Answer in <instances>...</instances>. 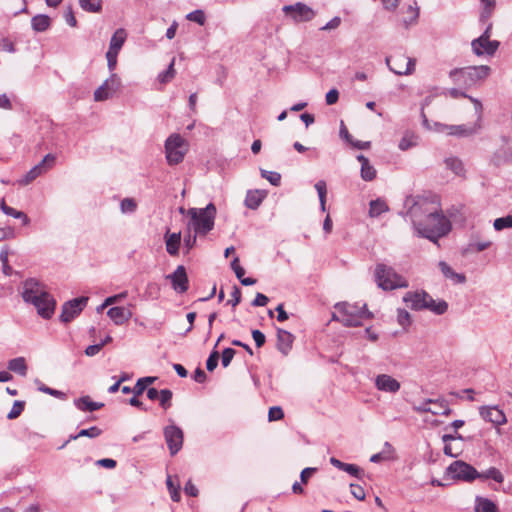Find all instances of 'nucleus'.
<instances>
[{"mask_svg": "<svg viewBox=\"0 0 512 512\" xmlns=\"http://www.w3.org/2000/svg\"><path fill=\"white\" fill-rule=\"evenodd\" d=\"M386 64L396 75H410L415 70L416 60L403 54L386 57Z\"/></svg>", "mask_w": 512, "mask_h": 512, "instance_id": "9b49d317", "label": "nucleus"}, {"mask_svg": "<svg viewBox=\"0 0 512 512\" xmlns=\"http://www.w3.org/2000/svg\"><path fill=\"white\" fill-rule=\"evenodd\" d=\"M284 417V413L281 407L274 406L269 409L268 412V419L269 421H276L280 420Z\"/></svg>", "mask_w": 512, "mask_h": 512, "instance_id": "e2e57ef3", "label": "nucleus"}, {"mask_svg": "<svg viewBox=\"0 0 512 512\" xmlns=\"http://www.w3.org/2000/svg\"><path fill=\"white\" fill-rule=\"evenodd\" d=\"M24 406H25V403L23 401H15L12 406V409L10 410V412L7 415V418L10 420L16 419L18 416H20V414L24 410Z\"/></svg>", "mask_w": 512, "mask_h": 512, "instance_id": "6e6d98bb", "label": "nucleus"}, {"mask_svg": "<svg viewBox=\"0 0 512 512\" xmlns=\"http://www.w3.org/2000/svg\"><path fill=\"white\" fill-rule=\"evenodd\" d=\"M448 475L452 479L462 480L465 482H472L477 479L478 471L470 464L457 460L451 463L447 468Z\"/></svg>", "mask_w": 512, "mask_h": 512, "instance_id": "9d476101", "label": "nucleus"}, {"mask_svg": "<svg viewBox=\"0 0 512 512\" xmlns=\"http://www.w3.org/2000/svg\"><path fill=\"white\" fill-rule=\"evenodd\" d=\"M88 300V297L81 296L66 301L62 305L59 320L64 324L70 323L72 320H74L77 316L80 315V313L86 307Z\"/></svg>", "mask_w": 512, "mask_h": 512, "instance_id": "1a4fd4ad", "label": "nucleus"}, {"mask_svg": "<svg viewBox=\"0 0 512 512\" xmlns=\"http://www.w3.org/2000/svg\"><path fill=\"white\" fill-rule=\"evenodd\" d=\"M261 176L273 186H279L281 183V175L278 172L261 169Z\"/></svg>", "mask_w": 512, "mask_h": 512, "instance_id": "09e8293b", "label": "nucleus"}, {"mask_svg": "<svg viewBox=\"0 0 512 512\" xmlns=\"http://www.w3.org/2000/svg\"><path fill=\"white\" fill-rule=\"evenodd\" d=\"M334 308L341 314L340 322L346 327H359L364 319L373 317V314L368 311L366 304L359 306L348 302H338Z\"/></svg>", "mask_w": 512, "mask_h": 512, "instance_id": "20e7f679", "label": "nucleus"}, {"mask_svg": "<svg viewBox=\"0 0 512 512\" xmlns=\"http://www.w3.org/2000/svg\"><path fill=\"white\" fill-rule=\"evenodd\" d=\"M121 81L117 74L112 73L104 83L94 92L95 101H104L112 97V95L120 88Z\"/></svg>", "mask_w": 512, "mask_h": 512, "instance_id": "4468645a", "label": "nucleus"}, {"mask_svg": "<svg viewBox=\"0 0 512 512\" xmlns=\"http://www.w3.org/2000/svg\"><path fill=\"white\" fill-rule=\"evenodd\" d=\"M155 380L156 377L151 376L139 378L135 386L133 387V394H135V396L142 395L144 391L147 389V386L154 383Z\"/></svg>", "mask_w": 512, "mask_h": 512, "instance_id": "4c0bfd02", "label": "nucleus"}, {"mask_svg": "<svg viewBox=\"0 0 512 512\" xmlns=\"http://www.w3.org/2000/svg\"><path fill=\"white\" fill-rule=\"evenodd\" d=\"M342 471H345L349 475L359 480H362L365 476L364 470L355 464L346 463Z\"/></svg>", "mask_w": 512, "mask_h": 512, "instance_id": "a18cd8bd", "label": "nucleus"}, {"mask_svg": "<svg viewBox=\"0 0 512 512\" xmlns=\"http://www.w3.org/2000/svg\"><path fill=\"white\" fill-rule=\"evenodd\" d=\"M481 44H482V46L479 49L481 53L476 54L477 56H483V55L493 56L500 46V42L497 40L483 41Z\"/></svg>", "mask_w": 512, "mask_h": 512, "instance_id": "e433bc0d", "label": "nucleus"}, {"mask_svg": "<svg viewBox=\"0 0 512 512\" xmlns=\"http://www.w3.org/2000/svg\"><path fill=\"white\" fill-rule=\"evenodd\" d=\"M445 164L455 175L463 176L465 173L462 161L457 157H449L445 159Z\"/></svg>", "mask_w": 512, "mask_h": 512, "instance_id": "72a5a7b5", "label": "nucleus"}, {"mask_svg": "<svg viewBox=\"0 0 512 512\" xmlns=\"http://www.w3.org/2000/svg\"><path fill=\"white\" fill-rule=\"evenodd\" d=\"M190 217L189 226H192L196 234L206 235L214 227L216 216V207L209 203L205 208H190L188 210Z\"/></svg>", "mask_w": 512, "mask_h": 512, "instance_id": "39448f33", "label": "nucleus"}, {"mask_svg": "<svg viewBox=\"0 0 512 512\" xmlns=\"http://www.w3.org/2000/svg\"><path fill=\"white\" fill-rule=\"evenodd\" d=\"M493 227L496 231L512 228V216L507 215L494 220Z\"/></svg>", "mask_w": 512, "mask_h": 512, "instance_id": "c03bdc74", "label": "nucleus"}, {"mask_svg": "<svg viewBox=\"0 0 512 512\" xmlns=\"http://www.w3.org/2000/svg\"><path fill=\"white\" fill-rule=\"evenodd\" d=\"M475 512H498L496 504L484 497H476Z\"/></svg>", "mask_w": 512, "mask_h": 512, "instance_id": "c85d7f7f", "label": "nucleus"}, {"mask_svg": "<svg viewBox=\"0 0 512 512\" xmlns=\"http://www.w3.org/2000/svg\"><path fill=\"white\" fill-rule=\"evenodd\" d=\"M171 281L172 288L177 293H185L189 287V280L186 269L183 265H179L172 274L166 276Z\"/></svg>", "mask_w": 512, "mask_h": 512, "instance_id": "2eb2a0df", "label": "nucleus"}, {"mask_svg": "<svg viewBox=\"0 0 512 512\" xmlns=\"http://www.w3.org/2000/svg\"><path fill=\"white\" fill-rule=\"evenodd\" d=\"M38 390L41 392L47 393L53 397L59 398L61 400L67 399L66 393L56 390V389H53V388H50L41 382L38 383Z\"/></svg>", "mask_w": 512, "mask_h": 512, "instance_id": "de8ad7c7", "label": "nucleus"}, {"mask_svg": "<svg viewBox=\"0 0 512 512\" xmlns=\"http://www.w3.org/2000/svg\"><path fill=\"white\" fill-rule=\"evenodd\" d=\"M376 169L370 164H364L361 166V178L364 181H372L376 178Z\"/></svg>", "mask_w": 512, "mask_h": 512, "instance_id": "49530a36", "label": "nucleus"}, {"mask_svg": "<svg viewBox=\"0 0 512 512\" xmlns=\"http://www.w3.org/2000/svg\"><path fill=\"white\" fill-rule=\"evenodd\" d=\"M172 395V391L169 389L160 390L158 400L160 402L161 407L164 408L165 410L171 406Z\"/></svg>", "mask_w": 512, "mask_h": 512, "instance_id": "8fccbe9b", "label": "nucleus"}, {"mask_svg": "<svg viewBox=\"0 0 512 512\" xmlns=\"http://www.w3.org/2000/svg\"><path fill=\"white\" fill-rule=\"evenodd\" d=\"M350 492L357 500L363 501L365 499V491L363 487L358 484L351 483Z\"/></svg>", "mask_w": 512, "mask_h": 512, "instance_id": "680f3d73", "label": "nucleus"}, {"mask_svg": "<svg viewBox=\"0 0 512 512\" xmlns=\"http://www.w3.org/2000/svg\"><path fill=\"white\" fill-rule=\"evenodd\" d=\"M186 18L189 21L195 22L199 25H204L206 17L205 13L202 10H195L186 15Z\"/></svg>", "mask_w": 512, "mask_h": 512, "instance_id": "5fc2aeb1", "label": "nucleus"}, {"mask_svg": "<svg viewBox=\"0 0 512 512\" xmlns=\"http://www.w3.org/2000/svg\"><path fill=\"white\" fill-rule=\"evenodd\" d=\"M416 137L414 135H404L399 142V149L402 151H406L414 146H416Z\"/></svg>", "mask_w": 512, "mask_h": 512, "instance_id": "3c124183", "label": "nucleus"}, {"mask_svg": "<svg viewBox=\"0 0 512 512\" xmlns=\"http://www.w3.org/2000/svg\"><path fill=\"white\" fill-rule=\"evenodd\" d=\"M407 16L402 19L403 25L405 28H409V26L415 24L419 17V8L417 7V3L414 2V5H409L406 10Z\"/></svg>", "mask_w": 512, "mask_h": 512, "instance_id": "2f4dec72", "label": "nucleus"}, {"mask_svg": "<svg viewBox=\"0 0 512 512\" xmlns=\"http://www.w3.org/2000/svg\"><path fill=\"white\" fill-rule=\"evenodd\" d=\"M478 479L486 480L492 479L497 483H502L504 481V476L499 469L496 467H490L484 472H478Z\"/></svg>", "mask_w": 512, "mask_h": 512, "instance_id": "473e14b6", "label": "nucleus"}, {"mask_svg": "<svg viewBox=\"0 0 512 512\" xmlns=\"http://www.w3.org/2000/svg\"><path fill=\"white\" fill-rule=\"evenodd\" d=\"M492 162L496 166H501L504 163L512 162V155H508L505 149H499L494 153Z\"/></svg>", "mask_w": 512, "mask_h": 512, "instance_id": "a19ab883", "label": "nucleus"}, {"mask_svg": "<svg viewBox=\"0 0 512 512\" xmlns=\"http://www.w3.org/2000/svg\"><path fill=\"white\" fill-rule=\"evenodd\" d=\"M404 207L419 237L438 244V240L450 232L451 222L442 213L435 197L410 195L406 197Z\"/></svg>", "mask_w": 512, "mask_h": 512, "instance_id": "f257e3e1", "label": "nucleus"}, {"mask_svg": "<svg viewBox=\"0 0 512 512\" xmlns=\"http://www.w3.org/2000/svg\"><path fill=\"white\" fill-rule=\"evenodd\" d=\"M107 315L116 325H123L132 317L130 310L119 306L110 308Z\"/></svg>", "mask_w": 512, "mask_h": 512, "instance_id": "6ab92c4d", "label": "nucleus"}, {"mask_svg": "<svg viewBox=\"0 0 512 512\" xmlns=\"http://www.w3.org/2000/svg\"><path fill=\"white\" fill-rule=\"evenodd\" d=\"M375 386L378 390L396 393L400 390V382L388 374H380L375 378Z\"/></svg>", "mask_w": 512, "mask_h": 512, "instance_id": "dca6fc26", "label": "nucleus"}, {"mask_svg": "<svg viewBox=\"0 0 512 512\" xmlns=\"http://www.w3.org/2000/svg\"><path fill=\"white\" fill-rule=\"evenodd\" d=\"M315 189L317 190L320 207L322 211L326 210V195H327V187L326 182L324 180H319L315 184Z\"/></svg>", "mask_w": 512, "mask_h": 512, "instance_id": "ea45409f", "label": "nucleus"}, {"mask_svg": "<svg viewBox=\"0 0 512 512\" xmlns=\"http://www.w3.org/2000/svg\"><path fill=\"white\" fill-rule=\"evenodd\" d=\"M403 301L412 310H430L437 315L444 314L448 309V304L444 301L436 302L426 291H409L404 297Z\"/></svg>", "mask_w": 512, "mask_h": 512, "instance_id": "7ed1b4c3", "label": "nucleus"}, {"mask_svg": "<svg viewBox=\"0 0 512 512\" xmlns=\"http://www.w3.org/2000/svg\"><path fill=\"white\" fill-rule=\"evenodd\" d=\"M294 335L287 330L277 328V349L284 356H287L292 349Z\"/></svg>", "mask_w": 512, "mask_h": 512, "instance_id": "f3484780", "label": "nucleus"}, {"mask_svg": "<svg viewBox=\"0 0 512 512\" xmlns=\"http://www.w3.org/2000/svg\"><path fill=\"white\" fill-rule=\"evenodd\" d=\"M491 245H492L491 241L471 243L469 245V250L474 251V252H482V251L488 249Z\"/></svg>", "mask_w": 512, "mask_h": 512, "instance_id": "774afa93", "label": "nucleus"}, {"mask_svg": "<svg viewBox=\"0 0 512 512\" xmlns=\"http://www.w3.org/2000/svg\"><path fill=\"white\" fill-rule=\"evenodd\" d=\"M160 287L157 283L147 285L146 295L148 298L157 299L159 297Z\"/></svg>", "mask_w": 512, "mask_h": 512, "instance_id": "0e129e2a", "label": "nucleus"}, {"mask_svg": "<svg viewBox=\"0 0 512 512\" xmlns=\"http://www.w3.org/2000/svg\"><path fill=\"white\" fill-rule=\"evenodd\" d=\"M56 305L54 296L43 290L40 283L34 280V308L37 314L43 319L49 320L55 313Z\"/></svg>", "mask_w": 512, "mask_h": 512, "instance_id": "0eeeda50", "label": "nucleus"}, {"mask_svg": "<svg viewBox=\"0 0 512 512\" xmlns=\"http://www.w3.org/2000/svg\"><path fill=\"white\" fill-rule=\"evenodd\" d=\"M480 415L484 420L495 425H502L506 422L505 414L497 407H481Z\"/></svg>", "mask_w": 512, "mask_h": 512, "instance_id": "a211bd4d", "label": "nucleus"}, {"mask_svg": "<svg viewBox=\"0 0 512 512\" xmlns=\"http://www.w3.org/2000/svg\"><path fill=\"white\" fill-rule=\"evenodd\" d=\"M265 194L259 190H249L245 198V206L249 209H257L262 203Z\"/></svg>", "mask_w": 512, "mask_h": 512, "instance_id": "bb28decb", "label": "nucleus"}, {"mask_svg": "<svg viewBox=\"0 0 512 512\" xmlns=\"http://www.w3.org/2000/svg\"><path fill=\"white\" fill-rule=\"evenodd\" d=\"M374 277L378 287L386 291L407 288L409 285L408 281L398 274L394 268L383 263L376 265Z\"/></svg>", "mask_w": 512, "mask_h": 512, "instance_id": "423d86ee", "label": "nucleus"}, {"mask_svg": "<svg viewBox=\"0 0 512 512\" xmlns=\"http://www.w3.org/2000/svg\"><path fill=\"white\" fill-rule=\"evenodd\" d=\"M174 64H175V58L172 59L168 68L159 74L158 80L160 83L166 84L174 78L175 73H176L175 69H174Z\"/></svg>", "mask_w": 512, "mask_h": 512, "instance_id": "37998d69", "label": "nucleus"}, {"mask_svg": "<svg viewBox=\"0 0 512 512\" xmlns=\"http://www.w3.org/2000/svg\"><path fill=\"white\" fill-rule=\"evenodd\" d=\"M8 369L14 373L24 376L27 373L28 367L23 357H17L9 361Z\"/></svg>", "mask_w": 512, "mask_h": 512, "instance_id": "7c9ffc66", "label": "nucleus"}, {"mask_svg": "<svg viewBox=\"0 0 512 512\" xmlns=\"http://www.w3.org/2000/svg\"><path fill=\"white\" fill-rule=\"evenodd\" d=\"M397 322L403 328L408 327L411 324V316L405 309H397Z\"/></svg>", "mask_w": 512, "mask_h": 512, "instance_id": "864d4df0", "label": "nucleus"}, {"mask_svg": "<svg viewBox=\"0 0 512 512\" xmlns=\"http://www.w3.org/2000/svg\"><path fill=\"white\" fill-rule=\"evenodd\" d=\"M32 283L30 280H26L24 283V291L22 292L23 300L30 304L32 303Z\"/></svg>", "mask_w": 512, "mask_h": 512, "instance_id": "69168bd1", "label": "nucleus"}, {"mask_svg": "<svg viewBox=\"0 0 512 512\" xmlns=\"http://www.w3.org/2000/svg\"><path fill=\"white\" fill-rule=\"evenodd\" d=\"M252 337L258 348L262 347L266 342V337L263 332L258 329L252 330Z\"/></svg>", "mask_w": 512, "mask_h": 512, "instance_id": "338daca9", "label": "nucleus"}, {"mask_svg": "<svg viewBox=\"0 0 512 512\" xmlns=\"http://www.w3.org/2000/svg\"><path fill=\"white\" fill-rule=\"evenodd\" d=\"M164 438L172 456L176 455L183 446L184 434L175 424L168 425L163 430Z\"/></svg>", "mask_w": 512, "mask_h": 512, "instance_id": "ddd939ff", "label": "nucleus"}, {"mask_svg": "<svg viewBox=\"0 0 512 512\" xmlns=\"http://www.w3.org/2000/svg\"><path fill=\"white\" fill-rule=\"evenodd\" d=\"M448 94L452 98H455V99L460 98V97L468 98L474 104L476 113L479 114L478 120H480V115H481V112H482V104H481V102L478 99L473 98L472 96L467 95L465 92H463V91H461L460 89H457V88L449 89L448 90Z\"/></svg>", "mask_w": 512, "mask_h": 512, "instance_id": "cd10ccee", "label": "nucleus"}, {"mask_svg": "<svg viewBox=\"0 0 512 512\" xmlns=\"http://www.w3.org/2000/svg\"><path fill=\"white\" fill-rule=\"evenodd\" d=\"M491 72L487 65L469 66L464 68H455L449 72L452 81L464 88H470L483 82Z\"/></svg>", "mask_w": 512, "mask_h": 512, "instance_id": "f03ea898", "label": "nucleus"}, {"mask_svg": "<svg viewBox=\"0 0 512 512\" xmlns=\"http://www.w3.org/2000/svg\"><path fill=\"white\" fill-rule=\"evenodd\" d=\"M137 203L133 198H124L120 203L122 213H133L136 211Z\"/></svg>", "mask_w": 512, "mask_h": 512, "instance_id": "603ef678", "label": "nucleus"}, {"mask_svg": "<svg viewBox=\"0 0 512 512\" xmlns=\"http://www.w3.org/2000/svg\"><path fill=\"white\" fill-rule=\"evenodd\" d=\"M56 163V155L55 154H47L44 156L42 161L37 165H34V178L46 173L50 170Z\"/></svg>", "mask_w": 512, "mask_h": 512, "instance_id": "393cba45", "label": "nucleus"}, {"mask_svg": "<svg viewBox=\"0 0 512 512\" xmlns=\"http://www.w3.org/2000/svg\"><path fill=\"white\" fill-rule=\"evenodd\" d=\"M1 210L5 214L13 216L14 218L24 217L25 219H27V217L22 212L16 211L14 208L7 206L4 200L1 201Z\"/></svg>", "mask_w": 512, "mask_h": 512, "instance_id": "052dcab7", "label": "nucleus"}, {"mask_svg": "<svg viewBox=\"0 0 512 512\" xmlns=\"http://www.w3.org/2000/svg\"><path fill=\"white\" fill-rule=\"evenodd\" d=\"M219 361V352L215 349L210 353L207 361H206V368L208 371L212 372L216 369Z\"/></svg>", "mask_w": 512, "mask_h": 512, "instance_id": "4d7b16f0", "label": "nucleus"}, {"mask_svg": "<svg viewBox=\"0 0 512 512\" xmlns=\"http://www.w3.org/2000/svg\"><path fill=\"white\" fill-rule=\"evenodd\" d=\"M491 30H492V23H488L485 31L476 39H474L472 42H471V47H472V51L474 54H480V47L482 46V42L483 41H491L490 40V37H491Z\"/></svg>", "mask_w": 512, "mask_h": 512, "instance_id": "c756f323", "label": "nucleus"}, {"mask_svg": "<svg viewBox=\"0 0 512 512\" xmlns=\"http://www.w3.org/2000/svg\"><path fill=\"white\" fill-rule=\"evenodd\" d=\"M236 351L233 348H225L222 351L221 362L223 367H228L235 356Z\"/></svg>", "mask_w": 512, "mask_h": 512, "instance_id": "bf43d9fd", "label": "nucleus"}, {"mask_svg": "<svg viewBox=\"0 0 512 512\" xmlns=\"http://www.w3.org/2000/svg\"><path fill=\"white\" fill-rule=\"evenodd\" d=\"M166 485H167V488H168V490L170 492L171 499L174 502H179L180 498H181L180 497V492H179V487H175L174 486L171 476L167 477Z\"/></svg>", "mask_w": 512, "mask_h": 512, "instance_id": "13d9d810", "label": "nucleus"}, {"mask_svg": "<svg viewBox=\"0 0 512 512\" xmlns=\"http://www.w3.org/2000/svg\"><path fill=\"white\" fill-rule=\"evenodd\" d=\"M79 5L84 11L98 13L102 9V0H79Z\"/></svg>", "mask_w": 512, "mask_h": 512, "instance_id": "58836bf2", "label": "nucleus"}, {"mask_svg": "<svg viewBox=\"0 0 512 512\" xmlns=\"http://www.w3.org/2000/svg\"><path fill=\"white\" fill-rule=\"evenodd\" d=\"M438 266L442 272V274L451 279L454 283L462 284L466 282V276L462 273L455 272L445 261H440Z\"/></svg>", "mask_w": 512, "mask_h": 512, "instance_id": "b1692460", "label": "nucleus"}, {"mask_svg": "<svg viewBox=\"0 0 512 512\" xmlns=\"http://www.w3.org/2000/svg\"><path fill=\"white\" fill-rule=\"evenodd\" d=\"M282 11L285 15L290 16L296 23L311 21L316 16V12L302 2H297L293 5H285Z\"/></svg>", "mask_w": 512, "mask_h": 512, "instance_id": "f8f14e48", "label": "nucleus"}, {"mask_svg": "<svg viewBox=\"0 0 512 512\" xmlns=\"http://www.w3.org/2000/svg\"><path fill=\"white\" fill-rule=\"evenodd\" d=\"M388 211V206L385 201L381 199L372 200L369 207L370 217H378L382 213Z\"/></svg>", "mask_w": 512, "mask_h": 512, "instance_id": "c9c22d12", "label": "nucleus"}, {"mask_svg": "<svg viewBox=\"0 0 512 512\" xmlns=\"http://www.w3.org/2000/svg\"><path fill=\"white\" fill-rule=\"evenodd\" d=\"M181 243V233H169L165 234L166 251L171 256H176L179 253V247Z\"/></svg>", "mask_w": 512, "mask_h": 512, "instance_id": "aec40b11", "label": "nucleus"}, {"mask_svg": "<svg viewBox=\"0 0 512 512\" xmlns=\"http://www.w3.org/2000/svg\"><path fill=\"white\" fill-rule=\"evenodd\" d=\"M185 141L179 134L170 135L165 141V153L167 162L176 165L183 161L186 154Z\"/></svg>", "mask_w": 512, "mask_h": 512, "instance_id": "6e6552de", "label": "nucleus"}, {"mask_svg": "<svg viewBox=\"0 0 512 512\" xmlns=\"http://www.w3.org/2000/svg\"><path fill=\"white\" fill-rule=\"evenodd\" d=\"M74 405L81 411L93 412L101 409L104 404L101 402H94L89 396H82L74 400Z\"/></svg>", "mask_w": 512, "mask_h": 512, "instance_id": "5701e85b", "label": "nucleus"}, {"mask_svg": "<svg viewBox=\"0 0 512 512\" xmlns=\"http://www.w3.org/2000/svg\"><path fill=\"white\" fill-rule=\"evenodd\" d=\"M482 5V12L480 15V21L486 23L492 16L496 6V0H480Z\"/></svg>", "mask_w": 512, "mask_h": 512, "instance_id": "f704fd0d", "label": "nucleus"}, {"mask_svg": "<svg viewBox=\"0 0 512 512\" xmlns=\"http://www.w3.org/2000/svg\"><path fill=\"white\" fill-rule=\"evenodd\" d=\"M449 134L457 136H470L475 134L480 129V124H474L473 126L467 125H451L447 126Z\"/></svg>", "mask_w": 512, "mask_h": 512, "instance_id": "a878e982", "label": "nucleus"}, {"mask_svg": "<svg viewBox=\"0 0 512 512\" xmlns=\"http://www.w3.org/2000/svg\"><path fill=\"white\" fill-rule=\"evenodd\" d=\"M101 434H102V430L97 426H92L87 429H81L77 434L70 435L69 438L61 446L58 447V449L59 450L64 449L70 441L76 440L80 437L96 438V437H99Z\"/></svg>", "mask_w": 512, "mask_h": 512, "instance_id": "4be33fe9", "label": "nucleus"}, {"mask_svg": "<svg viewBox=\"0 0 512 512\" xmlns=\"http://www.w3.org/2000/svg\"><path fill=\"white\" fill-rule=\"evenodd\" d=\"M50 26V18L47 15L39 14L34 16V31H45Z\"/></svg>", "mask_w": 512, "mask_h": 512, "instance_id": "79ce46f5", "label": "nucleus"}, {"mask_svg": "<svg viewBox=\"0 0 512 512\" xmlns=\"http://www.w3.org/2000/svg\"><path fill=\"white\" fill-rule=\"evenodd\" d=\"M127 34L126 31L122 28L117 29L112 35L109 43V49L107 52H112L114 54H119L122 46L125 43Z\"/></svg>", "mask_w": 512, "mask_h": 512, "instance_id": "412c9836", "label": "nucleus"}]
</instances>
